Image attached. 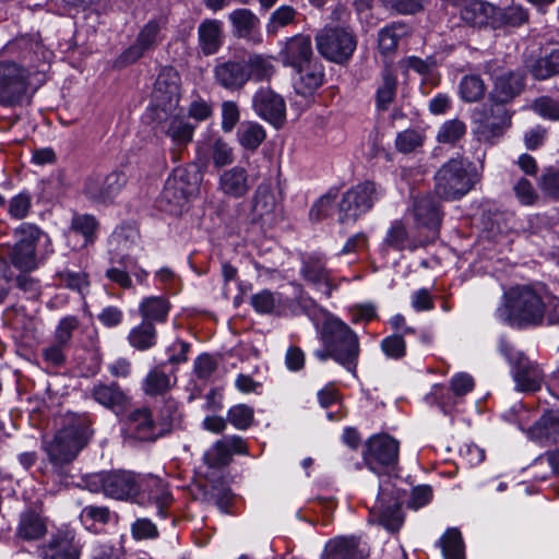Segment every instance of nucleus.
Masks as SVG:
<instances>
[{"instance_id": "f257e3e1", "label": "nucleus", "mask_w": 559, "mask_h": 559, "mask_svg": "<svg viewBox=\"0 0 559 559\" xmlns=\"http://www.w3.org/2000/svg\"><path fill=\"white\" fill-rule=\"evenodd\" d=\"M545 290L530 286H516L504 294L506 319L512 324L537 325L545 316Z\"/></svg>"}, {"instance_id": "f03ea898", "label": "nucleus", "mask_w": 559, "mask_h": 559, "mask_svg": "<svg viewBox=\"0 0 559 559\" xmlns=\"http://www.w3.org/2000/svg\"><path fill=\"white\" fill-rule=\"evenodd\" d=\"M91 435L88 423L84 418L72 419L47 444L46 451L50 461L58 465L72 462L87 444Z\"/></svg>"}, {"instance_id": "7ed1b4c3", "label": "nucleus", "mask_w": 559, "mask_h": 559, "mask_svg": "<svg viewBox=\"0 0 559 559\" xmlns=\"http://www.w3.org/2000/svg\"><path fill=\"white\" fill-rule=\"evenodd\" d=\"M202 182V174L198 167L176 168L165 182L160 202L165 203V210L177 214L181 212L189 200L199 192Z\"/></svg>"}, {"instance_id": "20e7f679", "label": "nucleus", "mask_w": 559, "mask_h": 559, "mask_svg": "<svg viewBox=\"0 0 559 559\" xmlns=\"http://www.w3.org/2000/svg\"><path fill=\"white\" fill-rule=\"evenodd\" d=\"M16 241L1 248L3 261L21 272H31L37 267L36 247L43 230L34 224L23 223L13 231Z\"/></svg>"}, {"instance_id": "39448f33", "label": "nucleus", "mask_w": 559, "mask_h": 559, "mask_svg": "<svg viewBox=\"0 0 559 559\" xmlns=\"http://www.w3.org/2000/svg\"><path fill=\"white\" fill-rule=\"evenodd\" d=\"M322 340L331 348L332 358L353 371L359 355V342L356 333L336 318L328 319L322 329Z\"/></svg>"}, {"instance_id": "423d86ee", "label": "nucleus", "mask_w": 559, "mask_h": 559, "mask_svg": "<svg viewBox=\"0 0 559 559\" xmlns=\"http://www.w3.org/2000/svg\"><path fill=\"white\" fill-rule=\"evenodd\" d=\"M436 192L443 199H459L475 185L476 176L462 158H452L435 176Z\"/></svg>"}, {"instance_id": "0eeeda50", "label": "nucleus", "mask_w": 559, "mask_h": 559, "mask_svg": "<svg viewBox=\"0 0 559 559\" xmlns=\"http://www.w3.org/2000/svg\"><path fill=\"white\" fill-rule=\"evenodd\" d=\"M317 48L321 56L333 62L343 63L356 49L355 35L341 27H325L316 36Z\"/></svg>"}, {"instance_id": "6e6552de", "label": "nucleus", "mask_w": 559, "mask_h": 559, "mask_svg": "<svg viewBox=\"0 0 559 559\" xmlns=\"http://www.w3.org/2000/svg\"><path fill=\"white\" fill-rule=\"evenodd\" d=\"M28 72L15 62H0V105L15 107L22 104L28 88Z\"/></svg>"}, {"instance_id": "1a4fd4ad", "label": "nucleus", "mask_w": 559, "mask_h": 559, "mask_svg": "<svg viewBox=\"0 0 559 559\" xmlns=\"http://www.w3.org/2000/svg\"><path fill=\"white\" fill-rule=\"evenodd\" d=\"M377 199L374 182L366 181L346 191L340 202V223L356 221L361 214L369 211Z\"/></svg>"}, {"instance_id": "9d476101", "label": "nucleus", "mask_w": 559, "mask_h": 559, "mask_svg": "<svg viewBox=\"0 0 559 559\" xmlns=\"http://www.w3.org/2000/svg\"><path fill=\"white\" fill-rule=\"evenodd\" d=\"M181 80L173 67H165L158 73L152 92V106L165 114L173 112L179 104Z\"/></svg>"}, {"instance_id": "9b49d317", "label": "nucleus", "mask_w": 559, "mask_h": 559, "mask_svg": "<svg viewBox=\"0 0 559 559\" xmlns=\"http://www.w3.org/2000/svg\"><path fill=\"white\" fill-rule=\"evenodd\" d=\"M504 105L491 102L488 107L483 108L476 114V132L480 139L491 141L501 135L504 129L510 126L511 117Z\"/></svg>"}, {"instance_id": "f8f14e48", "label": "nucleus", "mask_w": 559, "mask_h": 559, "mask_svg": "<svg viewBox=\"0 0 559 559\" xmlns=\"http://www.w3.org/2000/svg\"><path fill=\"white\" fill-rule=\"evenodd\" d=\"M364 457L373 472L382 466H393L399 459V442L388 435L374 436L368 440Z\"/></svg>"}, {"instance_id": "ddd939ff", "label": "nucleus", "mask_w": 559, "mask_h": 559, "mask_svg": "<svg viewBox=\"0 0 559 559\" xmlns=\"http://www.w3.org/2000/svg\"><path fill=\"white\" fill-rule=\"evenodd\" d=\"M255 114L276 129L286 120V105L283 97L267 87L257 91L252 99Z\"/></svg>"}, {"instance_id": "4468645a", "label": "nucleus", "mask_w": 559, "mask_h": 559, "mask_svg": "<svg viewBox=\"0 0 559 559\" xmlns=\"http://www.w3.org/2000/svg\"><path fill=\"white\" fill-rule=\"evenodd\" d=\"M277 201L270 183L258 186L252 198L250 219L262 228L272 227L277 221Z\"/></svg>"}, {"instance_id": "2eb2a0df", "label": "nucleus", "mask_w": 559, "mask_h": 559, "mask_svg": "<svg viewBox=\"0 0 559 559\" xmlns=\"http://www.w3.org/2000/svg\"><path fill=\"white\" fill-rule=\"evenodd\" d=\"M126 176L120 171H112L105 177L91 176L86 179L84 194L95 203L111 201L126 185Z\"/></svg>"}, {"instance_id": "dca6fc26", "label": "nucleus", "mask_w": 559, "mask_h": 559, "mask_svg": "<svg viewBox=\"0 0 559 559\" xmlns=\"http://www.w3.org/2000/svg\"><path fill=\"white\" fill-rule=\"evenodd\" d=\"M510 361L514 366L513 379L519 391L535 392L540 389L544 374L537 362L522 353L511 356Z\"/></svg>"}, {"instance_id": "f3484780", "label": "nucleus", "mask_w": 559, "mask_h": 559, "mask_svg": "<svg viewBox=\"0 0 559 559\" xmlns=\"http://www.w3.org/2000/svg\"><path fill=\"white\" fill-rule=\"evenodd\" d=\"M102 488L106 496L118 500L133 499L141 490L138 477L126 471H117L103 476Z\"/></svg>"}, {"instance_id": "a211bd4d", "label": "nucleus", "mask_w": 559, "mask_h": 559, "mask_svg": "<svg viewBox=\"0 0 559 559\" xmlns=\"http://www.w3.org/2000/svg\"><path fill=\"white\" fill-rule=\"evenodd\" d=\"M250 80L245 60H226L214 68V81L227 91H240Z\"/></svg>"}, {"instance_id": "6ab92c4d", "label": "nucleus", "mask_w": 559, "mask_h": 559, "mask_svg": "<svg viewBox=\"0 0 559 559\" xmlns=\"http://www.w3.org/2000/svg\"><path fill=\"white\" fill-rule=\"evenodd\" d=\"M525 87V76L519 71H508L493 78L490 102L508 104L519 96Z\"/></svg>"}, {"instance_id": "aec40b11", "label": "nucleus", "mask_w": 559, "mask_h": 559, "mask_svg": "<svg viewBox=\"0 0 559 559\" xmlns=\"http://www.w3.org/2000/svg\"><path fill=\"white\" fill-rule=\"evenodd\" d=\"M246 454L247 445L241 437H229L218 440L204 454V461L210 467H222L231 461V455Z\"/></svg>"}, {"instance_id": "412c9836", "label": "nucleus", "mask_w": 559, "mask_h": 559, "mask_svg": "<svg viewBox=\"0 0 559 559\" xmlns=\"http://www.w3.org/2000/svg\"><path fill=\"white\" fill-rule=\"evenodd\" d=\"M281 56L283 62L294 69L312 62L313 50L310 36L298 34L288 38Z\"/></svg>"}, {"instance_id": "4be33fe9", "label": "nucleus", "mask_w": 559, "mask_h": 559, "mask_svg": "<svg viewBox=\"0 0 559 559\" xmlns=\"http://www.w3.org/2000/svg\"><path fill=\"white\" fill-rule=\"evenodd\" d=\"M414 216L419 227H425L430 231L428 241L433 240L438 235V228L441 223L439 205L431 195H421L415 199Z\"/></svg>"}, {"instance_id": "5701e85b", "label": "nucleus", "mask_w": 559, "mask_h": 559, "mask_svg": "<svg viewBox=\"0 0 559 559\" xmlns=\"http://www.w3.org/2000/svg\"><path fill=\"white\" fill-rule=\"evenodd\" d=\"M372 513L377 516L379 524L390 532L399 531L403 523L401 502L396 497L386 500V495L382 488L372 508Z\"/></svg>"}, {"instance_id": "b1692460", "label": "nucleus", "mask_w": 559, "mask_h": 559, "mask_svg": "<svg viewBox=\"0 0 559 559\" xmlns=\"http://www.w3.org/2000/svg\"><path fill=\"white\" fill-rule=\"evenodd\" d=\"M45 556L48 559H79L80 545L75 534L72 531L57 532L46 546Z\"/></svg>"}, {"instance_id": "393cba45", "label": "nucleus", "mask_w": 559, "mask_h": 559, "mask_svg": "<svg viewBox=\"0 0 559 559\" xmlns=\"http://www.w3.org/2000/svg\"><path fill=\"white\" fill-rule=\"evenodd\" d=\"M128 425L140 440L154 441L164 433V430L154 423L151 411L146 407L132 411L128 415Z\"/></svg>"}, {"instance_id": "a878e982", "label": "nucleus", "mask_w": 559, "mask_h": 559, "mask_svg": "<svg viewBox=\"0 0 559 559\" xmlns=\"http://www.w3.org/2000/svg\"><path fill=\"white\" fill-rule=\"evenodd\" d=\"M91 395L95 402L115 413L122 412L129 403L128 396L117 383H98L92 389Z\"/></svg>"}, {"instance_id": "bb28decb", "label": "nucleus", "mask_w": 559, "mask_h": 559, "mask_svg": "<svg viewBox=\"0 0 559 559\" xmlns=\"http://www.w3.org/2000/svg\"><path fill=\"white\" fill-rule=\"evenodd\" d=\"M219 190L228 197L241 198L250 189L247 170L235 166L219 176Z\"/></svg>"}, {"instance_id": "cd10ccee", "label": "nucleus", "mask_w": 559, "mask_h": 559, "mask_svg": "<svg viewBox=\"0 0 559 559\" xmlns=\"http://www.w3.org/2000/svg\"><path fill=\"white\" fill-rule=\"evenodd\" d=\"M301 273L307 282L317 286L326 296H330L332 290L335 288L332 284L329 270L319 258H308L304 262Z\"/></svg>"}, {"instance_id": "c85d7f7f", "label": "nucleus", "mask_w": 559, "mask_h": 559, "mask_svg": "<svg viewBox=\"0 0 559 559\" xmlns=\"http://www.w3.org/2000/svg\"><path fill=\"white\" fill-rule=\"evenodd\" d=\"M365 551L359 548L355 537H337L331 539L324 548L323 559H364Z\"/></svg>"}, {"instance_id": "c756f323", "label": "nucleus", "mask_w": 559, "mask_h": 559, "mask_svg": "<svg viewBox=\"0 0 559 559\" xmlns=\"http://www.w3.org/2000/svg\"><path fill=\"white\" fill-rule=\"evenodd\" d=\"M298 78L294 86L298 94L311 95L323 83V67L318 62H310L300 68H296Z\"/></svg>"}, {"instance_id": "7c9ffc66", "label": "nucleus", "mask_w": 559, "mask_h": 559, "mask_svg": "<svg viewBox=\"0 0 559 559\" xmlns=\"http://www.w3.org/2000/svg\"><path fill=\"white\" fill-rule=\"evenodd\" d=\"M528 435L538 441L557 442L559 439V414L546 413L530 428Z\"/></svg>"}, {"instance_id": "2f4dec72", "label": "nucleus", "mask_w": 559, "mask_h": 559, "mask_svg": "<svg viewBox=\"0 0 559 559\" xmlns=\"http://www.w3.org/2000/svg\"><path fill=\"white\" fill-rule=\"evenodd\" d=\"M411 34L409 27L404 23H392L383 27L378 35V44L381 53L388 55L394 52L399 40Z\"/></svg>"}, {"instance_id": "473e14b6", "label": "nucleus", "mask_w": 559, "mask_h": 559, "mask_svg": "<svg viewBox=\"0 0 559 559\" xmlns=\"http://www.w3.org/2000/svg\"><path fill=\"white\" fill-rule=\"evenodd\" d=\"M46 523L39 514L33 511H26L21 515L17 536L22 539H39L46 534Z\"/></svg>"}, {"instance_id": "72a5a7b5", "label": "nucleus", "mask_w": 559, "mask_h": 559, "mask_svg": "<svg viewBox=\"0 0 559 559\" xmlns=\"http://www.w3.org/2000/svg\"><path fill=\"white\" fill-rule=\"evenodd\" d=\"M170 309L164 297H147L140 305V313L144 322H165Z\"/></svg>"}, {"instance_id": "f704fd0d", "label": "nucleus", "mask_w": 559, "mask_h": 559, "mask_svg": "<svg viewBox=\"0 0 559 559\" xmlns=\"http://www.w3.org/2000/svg\"><path fill=\"white\" fill-rule=\"evenodd\" d=\"M194 127L180 117H171L164 126L165 134L177 146H185L192 141Z\"/></svg>"}, {"instance_id": "c9c22d12", "label": "nucleus", "mask_w": 559, "mask_h": 559, "mask_svg": "<svg viewBox=\"0 0 559 559\" xmlns=\"http://www.w3.org/2000/svg\"><path fill=\"white\" fill-rule=\"evenodd\" d=\"M221 26L217 21L209 20L199 27V38L202 51L213 55L221 46Z\"/></svg>"}, {"instance_id": "e433bc0d", "label": "nucleus", "mask_w": 559, "mask_h": 559, "mask_svg": "<svg viewBox=\"0 0 559 559\" xmlns=\"http://www.w3.org/2000/svg\"><path fill=\"white\" fill-rule=\"evenodd\" d=\"M130 344L139 349L145 350L155 345L156 330L152 322H142L133 328L128 336Z\"/></svg>"}, {"instance_id": "4c0bfd02", "label": "nucleus", "mask_w": 559, "mask_h": 559, "mask_svg": "<svg viewBox=\"0 0 559 559\" xmlns=\"http://www.w3.org/2000/svg\"><path fill=\"white\" fill-rule=\"evenodd\" d=\"M265 131L257 122H245L238 131V141L242 147L249 151L257 150L265 140Z\"/></svg>"}, {"instance_id": "58836bf2", "label": "nucleus", "mask_w": 559, "mask_h": 559, "mask_svg": "<svg viewBox=\"0 0 559 559\" xmlns=\"http://www.w3.org/2000/svg\"><path fill=\"white\" fill-rule=\"evenodd\" d=\"M229 19L239 37H249L259 24V19L248 9L235 10Z\"/></svg>"}, {"instance_id": "ea45409f", "label": "nucleus", "mask_w": 559, "mask_h": 559, "mask_svg": "<svg viewBox=\"0 0 559 559\" xmlns=\"http://www.w3.org/2000/svg\"><path fill=\"white\" fill-rule=\"evenodd\" d=\"M536 80H546L559 74V49L552 50L548 56L539 58L531 68Z\"/></svg>"}, {"instance_id": "a19ab883", "label": "nucleus", "mask_w": 559, "mask_h": 559, "mask_svg": "<svg viewBox=\"0 0 559 559\" xmlns=\"http://www.w3.org/2000/svg\"><path fill=\"white\" fill-rule=\"evenodd\" d=\"M486 91V85L480 76L471 74L465 75L460 84L461 97L468 103L479 100Z\"/></svg>"}, {"instance_id": "79ce46f5", "label": "nucleus", "mask_w": 559, "mask_h": 559, "mask_svg": "<svg viewBox=\"0 0 559 559\" xmlns=\"http://www.w3.org/2000/svg\"><path fill=\"white\" fill-rule=\"evenodd\" d=\"M384 243L396 250H403L405 248H416L415 245H412L409 242L407 229L401 221H395L392 223L384 238Z\"/></svg>"}, {"instance_id": "37998d69", "label": "nucleus", "mask_w": 559, "mask_h": 559, "mask_svg": "<svg viewBox=\"0 0 559 559\" xmlns=\"http://www.w3.org/2000/svg\"><path fill=\"white\" fill-rule=\"evenodd\" d=\"M441 544L445 559H464L463 540L457 530H448L441 539Z\"/></svg>"}, {"instance_id": "c03bdc74", "label": "nucleus", "mask_w": 559, "mask_h": 559, "mask_svg": "<svg viewBox=\"0 0 559 559\" xmlns=\"http://www.w3.org/2000/svg\"><path fill=\"white\" fill-rule=\"evenodd\" d=\"M251 305L259 313H274L282 306L281 296L264 289L251 297Z\"/></svg>"}, {"instance_id": "a18cd8bd", "label": "nucleus", "mask_w": 559, "mask_h": 559, "mask_svg": "<svg viewBox=\"0 0 559 559\" xmlns=\"http://www.w3.org/2000/svg\"><path fill=\"white\" fill-rule=\"evenodd\" d=\"M121 267H111L107 270L106 276L122 288H131L132 281L129 271L136 267V261L130 257H123L120 261Z\"/></svg>"}, {"instance_id": "49530a36", "label": "nucleus", "mask_w": 559, "mask_h": 559, "mask_svg": "<svg viewBox=\"0 0 559 559\" xmlns=\"http://www.w3.org/2000/svg\"><path fill=\"white\" fill-rule=\"evenodd\" d=\"M297 11L290 5H282L276 9L266 24V32L275 35L280 28L295 23Z\"/></svg>"}, {"instance_id": "de8ad7c7", "label": "nucleus", "mask_w": 559, "mask_h": 559, "mask_svg": "<svg viewBox=\"0 0 559 559\" xmlns=\"http://www.w3.org/2000/svg\"><path fill=\"white\" fill-rule=\"evenodd\" d=\"M397 82L394 75L388 70L383 72L382 84L378 87L377 91V106L381 110H386L389 105L392 103L395 92H396Z\"/></svg>"}, {"instance_id": "09e8293b", "label": "nucleus", "mask_w": 559, "mask_h": 559, "mask_svg": "<svg viewBox=\"0 0 559 559\" xmlns=\"http://www.w3.org/2000/svg\"><path fill=\"white\" fill-rule=\"evenodd\" d=\"M466 133V126L459 119H452L445 121L437 133V140L439 143L453 144L461 140Z\"/></svg>"}, {"instance_id": "8fccbe9b", "label": "nucleus", "mask_w": 559, "mask_h": 559, "mask_svg": "<svg viewBox=\"0 0 559 559\" xmlns=\"http://www.w3.org/2000/svg\"><path fill=\"white\" fill-rule=\"evenodd\" d=\"M170 385V379L165 372L153 369L144 380V392L148 395H158L168 391Z\"/></svg>"}, {"instance_id": "3c124183", "label": "nucleus", "mask_w": 559, "mask_h": 559, "mask_svg": "<svg viewBox=\"0 0 559 559\" xmlns=\"http://www.w3.org/2000/svg\"><path fill=\"white\" fill-rule=\"evenodd\" d=\"M513 192L516 200L525 206H532L539 200V194L534 188L533 183L522 177L513 186Z\"/></svg>"}, {"instance_id": "603ef678", "label": "nucleus", "mask_w": 559, "mask_h": 559, "mask_svg": "<svg viewBox=\"0 0 559 559\" xmlns=\"http://www.w3.org/2000/svg\"><path fill=\"white\" fill-rule=\"evenodd\" d=\"M246 64L250 73V79L253 78L258 81L267 80L274 72V68L271 62L259 55L249 57Z\"/></svg>"}, {"instance_id": "864d4df0", "label": "nucleus", "mask_w": 559, "mask_h": 559, "mask_svg": "<svg viewBox=\"0 0 559 559\" xmlns=\"http://www.w3.org/2000/svg\"><path fill=\"white\" fill-rule=\"evenodd\" d=\"M538 187L544 195L559 200V169L547 168L538 179Z\"/></svg>"}, {"instance_id": "5fc2aeb1", "label": "nucleus", "mask_w": 559, "mask_h": 559, "mask_svg": "<svg viewBox=\"0 0 559 559\" xmlns=\"http://www.w3.org/2000/svg\"><path fill=\"white\" fill-rule=\"evenodd\" d=\"M532 109L544 119L559 121V100L540 96L532 104Z\"/></svg>"}, {"instance_id": "6e6d98bb", "label": "nucleus", "mask_w": 559, "mask_h": 559, "mask_svg": "<svg viewBox=\"0 0 559 559\" xmlns=\"http://www.w3.org/2000/svg\"><path fill=\"white\" fill-rule=\"evenodd\" d=\"M382 5L397 14H416L425 9L426 0H380Z\"/></svg>"}, {"instance_id": "4d7b16f0", "label": "nucleus", "mask_w": 559, "mask_h": 559, "mask_svg": "<svg viewBox=\"0 0 559 559\" xmlns=\"http://www.w3.org/2000/svg\"><path fill=\"white\" fill-rule=\"evenodd\" d=\"M32 207V197L27 192H21L14 195L8 205V212L15 219L25 218Z\"/></svg>"}, {"instance_id": "13d9d810", "label": "nucleus", "mask_w": 559, "mask_h": 559, "mask_svg": "<svg viewBox=\"0 0 559 559\" xmlns=\"http://www.w3.org/2000/svg\"><path fill=\"white\" fill-rule=\"evenodd\" d=\"M424 143V135L416 130H405L399 133L396 138V148L402 153L414 152L417 147H420Z\"/></svg>"}, {"instance_id": "bf43d9fd", "label": "nucleus", "mask_w": 559, "mask_h": 559, "mask_svg": "<svg viewBox=\"0 0 559 559\" xmlns=\"http://www.w3.org/2000/svg\"><path fill=\"white\" fill-rule=\"evenodd\" d=\"M228 420L238 429H247L253 421V409L245 404L236 405L229 409Z\"/></svg>"}, {"instance_id": "052dcab7", "label": "nucleus", "mask_w": 559, "mask_h": 559, "mask_svg": "<svg viewBox=\"0 0 559 559\" xmlns=\"http://www.w3.org/2000/svg\"><path fill=\"white\" fill-rule=\"evenodd\" d=\"M212 158L217 168L230 165L234 162L233 148L224 140L217 139L212 146Z\"/></svg>"}, {"instance_id": "680f3d73", "label": "nucleus", "mask_w": 559, "mask_h": 559, "mask_svg": "<svg viewBox=\"0 0 559 559\" xmlns=\"http://www.w3.org/2000/svg\"><path fill=\"white\" fill-rule=\"evenodd\" d=\"M337 193L336 191H329L325 195L321 197L310 210V218L312 221H321L330 214Z\"/></svg>"}, {"instance_id": "e2e57ef3", "label": "nucleus", "mask_w": 559, "mask_h": 559, "mask_svg": "<svg viewBox=\"0 0 559 559\" xmlns=\"http://www.w3.org/2000/svg\"><path fill=\"white\" fill-rule=\"evenodd\" d=\"M240 119V110L236 102L225 100L222 104V129L230 132Z\"/></svg>"}, {"instance_id": "0e129e2a", "label": "nucleus", "mask_w": 559, "mask_h": 559, "mask_svg": "<svg viewBox=\"0 0 559 559\" xmlns=\"http://www.w3.org/2000/svg\"><path fill=\"white\" fill-rule=\"evenodd\" d=\"M79 328V320L75 317H66L60 320L55 332V341L67 347L72 338V333Z\"/></svg>"}, {"instance_id": "69168bd1", "label": "nucleus", "mask_w": 559, "mask_h": 559, "mask_svg": "<svg viewBox=\"0 0 559 559\" xmlns=\"http://www.w3.org/2000/svg\"><path fill=\"white\" fill-rule=\"evenodd\" d=\"M97 227V223L93 216L82 215L74 217L72 221V229L75 233L82 234L85 242L91 241Z\"/></svg>"}, {"instance_id": "338daca9", "label": "nucleus", "mask_w": 559, "mask_h": 559, "mask_svg": "<svg viewBox=\"0 0 559 559\" xmlns=\"http://www.w3.org/2000/svg\"><path fill=\"white\" fill-rule=\"evenodd\" d=\"M158 33L159 24L156 21H150L139 33L136 43L146 51L156 43Z\"/></svg>"}, {"instance_id": "774afa93", "label": "nucleus", "mask_w": 559, "mask_h": 559, "mask_svg": "<svg viewBox=\"0 0 559 559\" xmlns=\"http://www.w3.org/2000/svg\"><path fill=\"white\" fill-rule=\"evenodd\" d=\"M450 388L454 395L463 396L474 388V379L465 372L455 374L450 381Z\"/></svg>"}]
</instances>
